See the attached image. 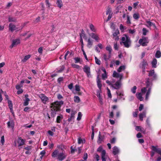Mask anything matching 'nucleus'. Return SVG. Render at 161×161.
Returning a JSON list of instances; mask_svg holds the SVG:
<instances>
[{
  "label": "nucleus",
  "mask_w": 161,
  "mask_h": 161,
  "mask_svg": "<svg viewBox=\"0 0 161 161\" xmlns=\"http://www.w3.org/2000/svg\"><path fill=\"white\" fill-rule=\"evenodd\" d=\"M146 87H143L141 89V93H137L136 94V97L140 101H142L143 99V97H142L143 95H144L146 92L147 90L145 100H148L149 96L151 93V87L152 86V83L148 81V79L147 80L146 82Z\"/></svg>",
  "instance_id": "1"
},
{
  "label": "nucleus",
  "mask_w": 161,
  "mask_h": 161,
  "mask_svg": "<svg viewBox=\"0 0 161 161\" xmlns=\"http://www.w3.org/2000/svg\"><path fill=\"white\" fill-rule=\"evenodd\" d=\"M106 82L108 85L110 86L111 88L114 89H119L122 85L120 80H118L115 82V80L114 79H112L111 81L107 80Z\"/></svg>",
  "instance_id": "2"
},
{
  "label": "nucleus",
  "mask_w": 161,
  "mask_h": 161,
  "mask_svg": "<svg viewBox=\"0 0 161 161\" xmlns=\"http://www.w3.org/2000/svg\"><path fill=\"white\" fill-rule=\"evenodd\" d=\"M122 42L125 47L128 48L130 46L131 40L130 38L126 35H124L121 38Z\"/></svg>",
  "instance_id": "3"
},
{
  "label": "nucleus",
  "mask_w": 161,
  "mask_h": 161,
  "mask_svg": "<svg viewBox=\"0 0 161 161\" xmlns=\"http://www.w3.org/2000/svg\"><path fill=\"white\" fill-rule=\"evenodd\" d=\"M64 102L62 101H56L52 104L53 109L54 110L58 111L60 110L61 105L63 104Z\"/></svg>",
  "instance_id": "4"
},
{
  "label": "nucleus",
  "mask_w": 161,
  "mask_h": 161,
  "mask_svg": "<svg viewBox=\"0 0 161 161\" xmlns=\"http://www.w3.org/2000/svg\"><path fill=\"white\" fill-rule=\"evenodd\" d=\"M24 25H21V26L19 27H16L12 23H10L9 25V29L12 32L14 31H18L22 29L24 27Z\"/></svg>",
  "instance_id": "5"
},
{
  "label": "nucleus",
  "mask_w": 161,
  "mask_h": 161,
  "mask_svg": "<svg viewBox=\"0 0 161 161\" xmlns=\"http://www.w3.org/2000/svg\"><path fill=\"white\" fill-rule=\"evenodd\" d=\"M25 142V140L22 139L21 137H19L18 139L14 141V146L16 147H20L23 145Z\"/></svg>",
  "instance_id": "6"
},
{
  "label": "nucleus",
  "mask_w": 161,
  "mask_h": 161,
  "mask_svg": "<svg viewBox=\"0 0 161 161\" xmlns=\"http://www.w3.org/2000/svg\"><path fill=\"white\" fill-rule=\"evenodd\" d=\"M148 42L149 41L147 38L145 37H142L139 41V43L143 46H147Z\"/></svg>",
  "instance_id": "7"
},
{
  "label": "nucleus",
  "mask_w": 161,
  "mask_h": 161,
  "mask_svg": "<svg viewBox=\"0 0 161 161\" xmlns=\"http://www.w3.org/2000/svg\"><path fill=\"white\" fill-rule=\"evenodd\" d=\"M102 90H97V96L98 98L100 103L102 104L103 103V99L101 95Z\"/></svg>",
  "instance_id": "8"
},
{
  "label": "nucleus",
  "mask_w": 161,
  "mask_h": 161,
  "mask_svg": "<svg viewBox=\"0 0 161 161\" xmlns=\"http://www.w3.org/2000/svg\"><path fill=\"white\" fill-rule=\"evenodd\" d=\"M67 155L65 153V151L62 150L57 159L59 161H62L66 158Z\"/></svg>",
  "instance_id": "9"
},
{
  "label": "nucleus",
  "mask_w": 161,
  "mask_h": 161,
  "mask_svg": "<svg viewBox=\"0 0 161 161\" xmlns=\"http://www.w3.org/2000/svg\"><path fill=\"white\" fill-rule=\"evenodd\" d=\"M152 150L156 152L158 154H159L161 157H158L156 161H161V149H159L156 147L153 146H152Z\"/></svg>",
  "instance_id": "10"
},
{
  "label": "nucleus",
  "mask_w": 161,
  "mask_h": 161,
  "mask_svg": "<svg viewBox=\"0 0 161 161\" xmlns=\"http://www.w3.org/2000/svg\"><path fill=\"white\" fill-rule=\"evenodd\" d=\"M112 76L114 77L119 78V80H121L123 77V74H122L119 73V72L117 73L115 71H114L113 73Z\"/></svg>",
  "instance_id": "11"
},
{
  "label": "nucleus",
  "mask_w": 161,
  "mask_h": 161,
  "mask_svg": "<svg viewBox=\"0 0 161 161\" xmlns=\"http://www.w3.org/2000/svg\"><path fill=\"white\" fill-rule=\"evenodd\" d=\"M62 151H60L58 149H55L52 153V156L53 158H57L59 155L60 153Z\"/></svg>",
  "instance_id": "12"
},
{
  "label": "nucleus",
  "mask_w": 161,
  "mask_h": 161,
  "mask_svg": "<svg viewBox=\"0 0 161 161\" xmlns=\"http://www.w3.org/2000/svg\"><path fill=\"white\" fill-rule=\"evenodd\" d=\"M20 43V40L19 39L14 40L12 41V44L10 46V47L12 48L13 47L16 46Z\"/></svg>",
  "instance_id": "13"
},
{
  "label": "nucleus",
  "mask_w": 161,
  "mask_h": 161,
  "mask_svg": "<svg viewBox=\"0 0 161 161\" xmlns=\"http://www.w3.org/2000/svg\"><path fill=\"white\" fill-rule=\"evenodd\" d=\"M144 24L148 28H150L151 26H153L155 28H156L155 24L152 22L150 20H147Z\"/></svg>",
  "instance_id": "14"
},
{
  "label": "nucleus",
  "mask_w": 161,
  "mask_h": 161,
  "mask_svg": "<svg viewBox=\"0 0 161 161\" xmlns=\"http://www.w3.org/2000/svg\"><path fill=\"white\" fill-rule=\"evenodd\" d=\"M90 35L92 39L95 40L97 42H98L100 39L98 35L96 33H92Z\"/></svg>",
  "instance_id": "15"
},
{
  "label": "nucleus",
  "mask_w": 161,
  "mask_h": 161,
  "mask_svg": "<svg viewBox=\"0 0 161 161\" xmlns=\"http://www.w3.org/2000/svg\"><path fill=\"white\" fill-rule=\"evenodd\" d=\"M39 97L41 98L42 102L44 103H46L48 99V98L43 94H40Z\"/></svg>",
  "instance_id": "16"
},
{
  "label": "nucleus",
  "mask_w": 161,
  "mask_h": 161,
  "mask_svg": "<svg viewBox=\"0 0 161 161\" xmlns=\"http://www.w3.org/2000/svg\"><path fill=\"white\" fill-rule=\"evenodd\" d=\"M147 61L145 60H143L142 62L141 63L140 67L143 69V71L144 72L146 68V66H147Z\"/></svg>",
  "instance_id": "17"
},
{
  "label": "nucleus",
  "mask_w": 161,
  "mask_h": 161,
  "mask_svg": "<svg viewBox=\"0 0 161 161\" xmlns=\"http://www.w3.org/2000/svg\"><path fill=\"white\" fill-rule=\"evenodd\" d=\"M101 155L102 161H106L108 156L106 154L105 150H103L102 152H101Z\"/></svg>",
  "instance_id": "18"
},
{
  "label": "nucleus",
  "mask_w": 161,
  "mask_h": 161,
  "mask_svg": "<svg viewBox=\"0 0 161 161\" xmlns=\"http://www.w3.org/2000/svg\"><path fill=\"white\" fill-rule=\"evenodd\" d=\"M8 106L10 110V112L12 113L13 116H14V113L13 109V104L11 101L8 100Z\"/></svg>",
  "instance_id": "19"
},
{
  "label": "nucleus",
  "mask_w": 161,
  "mask_h": 161,
  "mask_svg": "<svg viewBox=\"0 0 161 161\" xmlns=\"http://www.w3.org/2000/svg\"><path fill=\"white\" fill-rule=\"evenodd\" d=\"M8 127V128H11L12 130H14V121L10 120L7 123Z\"/></svg>",
  "instance_id": "20"
},
{
  "label": "nucleus",
  "mask_w": 161,
  "mask_h": 161,
  "mask_svg": "<svg viewBox=\"0 0 161 161\" xmlns=\"http://www.w3.org/2000/svg\"><path fill=\"white\" fill-rule=\"evenodd\" d=\"M83 70L89 77L90 75V67L87 66H85L83 68Z\"/></svg>",
  "instance_id": "21"
},
{
  "label": "nucleus",
  "mask_w": 161,
  "mask_h": 161,
  "mask_svg": "<svg viewBox=\"0 0 161 161\" xmlns=\"http://www.w3.org/2000/svg\"><path fill=\"white\" fill-rule=\"evenodd\" d=\"M89 26L90 30L94 32H96L97 29L92 24H89Z\"/></svg>",
  "instance_id": "22"
},
{
  "label": "nucleus",
  "mask_w": 161,
  "mask_h": 161,
  "mask_svg": "<svg viewBox=\"0 0 161 161\" xmlns=\"http://www.w3.org/2000/svg\"><path fill=\"white\" fill-rule=\"evenodd\" d=\"M119 152V149L117 147L114 146V147L113 148V153L114 155L118 154Z\"/></svg>",
  "instance_id": "23"
},
{
  "label": "nucleus",
  "mask_w": 161,
  "mask_h": 161,
  "mask_svg": "<svg viewBox=\"0 0 161 161\" xmlns=\"http://www.w3.org/2000/svg\"><path fill=\"white\" fill-rule=\"evenodd\" d=\"M119 34V31L118 30H116L113 33V36L114 37H115V39L116 40H118L119 38L117 36V35Z\"/></svg>",
  "instance_id": "24"
},
{
  "label": "nucleus",
  "mask_w": 161,
  "mask_h": 161,
  "mask_svg": "<svg viewBox=\"0 0 161 161\" xmlns=\"http://www.w3.org/2000/svg\"><path fill=\"white\" fill-rule=\"evenodd\" d=\"M126 23L129 25H130L131 24V17H130L128 15V14H127L126 15Z\"/></svg>",
  "instance_id": "25"
},
{
  "label": "nucleus",
  "mask_w": 161,
  "mask_h": 161,
  "mask_svg": "<svg viewBox=\"0 0 161 161\" xmlns=\"http://www.w3.org/2000/svg\"><path fill=\"white\" fill-rule=\"evenodd\" d=\"M103 137L101 136L100 132H99L98 136V139L97 141V143L99 144L101 143L103 141Z\"/></svg>",
  "instance_id": "26"
},
{
  "label": "nucleus",
  "mask_w": 161,
  "mask_h": 161,
  "mask_svg": "<svg viewBox=\"0 0 161 161\" xmlns=\"http://www.w3.org/2000/svg\"><path fill=\"white\" fill-rule=\"evenodd\" d=\"M139 116L140 120L142 121L143 117H146V112L144 111L142 113L140 114Z\"/></svg>",
  "instance_id": "27"
},
{
  "label": "nucleus",
  "mask_w": 161,
  "mask_h": 161,
  "mask_svg": "<svg viewBox=\"0 0 161 161\" xmlns=\"http://www.w3.org/2000/svg\"><path fill=\"white\" fill-rule=\"evenodd\" d=\"M87 46L89 47H91L93 44V41L90 38H89L87 41Z\"/></svg>",
  "instance_id": "28"
},
{
  "label": "nucleus",
  "mask_w": 161,
  "mask_h": 161,
  "mask_svg": "<svg viewBox=\"0 0 161 161\" xmlns=\"http://www.w3.org/2000/svg\"><path fill=\"white\" fill-rule=\"evenodd\" d=\"M75 114V112H73L71 113L70 118H69L68 119V120L69 122L71 121L74 119V115Z\"/></svg>",
  "instance_id": "29"
},
{
  "label": "nucleus",
  "mask_w": 161,
  "mask_h": 161,
  "mask_svg": "<svg viewBox=\"0 0 161 161\" xmlns=\"http://www.w3.org/2000/svg\"><path fill=\"white\" fill-rule=\"evenodd\" d=\"M151 64L153 67L156 68V64H157V59L154 58L152 61Z\"/></svg>",
  "instance_id": "30"
},
{
  "label": "nucleus",
  "mask_w": 161,
  "mask_h": 161,
  "mask_svg": "<svg viewBox=\"0 0 161 161\" xmlns=\"http://www.w3.org/2000/svg\"><path fill=\"white\" fill-rule=\"evenodd\" d=\"M56 4L60 8H61L63 6V3L61 0H57Z\"/></svg>",
  "instance_id": "31"
},
{
  "label": "nucleus",
  "mask_w": 161,
  "mask_h": 161,
  "mask_svg": "<svg viewBox=\"0 0 161 161\" xmlns=\"http://www.w3.org/2000/svg\"><path fill=\"white\" fill-rule=\"evenodd\" d=\"M97 86L99 89V90H101L102 84L101 83L100 80L99 79H98L97 77Z\"/></svg>",
  "instance_id": "32"
},
{
  "label": "nucleus",
  "mask_w": 161,
  "mask_h": 161,
  "mask_svg": "<svg viewBox=\"0 0 161 161\" xmlns=\"http://www.w3.org/2000/svg\"><path fill=\"white\" fill-rule=\"evenodd\" d=\"M74 101L75 103H78L80 102V100L78 96H75L74 97Z\"/></svg>",
  "instance_id": "33"
},
{
  "label": "nucleus",
  "mask_w": 161,
  "mask_h": 161,
  "mask_svg": "<svg viewBox=\"0 0 161 161\" xmlns=\"http://www.w3.org/2000/svg\"><path fill=\"white\" fill-rule=\"evenodd\" d=\"M31 57V55H27L25 56L23 59L22 60V61L23 62H25L26 61H27L29 58H30Z\"/></svg>",
  "instance_id": "34"
},
{
  "label": "nucleus",
  "mask_w": 161,
  "mask_h": 161,
  "mask_svg": "<svg viewBox=\"0 0 161 161\" xmlns=\"http://www.w3.org/2000/svg\"><path fill=\"white\" fill-rule=\"evenodd\" d=\"M63 119V116L62 115H60L58 116L57 118L56 121L58 123H60Z\"/></svg>",
  "instance_id": "35"
},
{
  "label": "nucleus",
  "mask_w": 161,
  "mask_h": 161,
  "mask_svg": "<svg viewBox=\"0 0 161 161\" xmlns=\"http://www.w3.org/2000/svg\"><path fill=\"white\" fill-rule=\"evenodd\" d=\"M148 71L149 72L148 75L149 76H153V77H155V75L154 74V70H152Z\"/></svg>",
  "instance_id": "36"
},
{
  "label": "nucleus",
  "mask_w": 161,
  "mask_h": 161,
  "mask_svg": "<svg viewBox=\"0 0 161 161\" xmlns=\"http://www.w3.org/2000/svg\"><path fill=\"white\" fill-rule=\"evenodd\" d=\"M133 18L135 19H138L140 17L139 14L138 13H135L133 15Z\"/></svg>",
  "instance_id": "37"
},
{
  "label": "nucleus",
  "mask_w": 161,
  "mask_h": 161,
  "mask_svg": "<svg viewBox=\"0 0 161 161\" xmlns=\"http://www.w3.org/2000/svg\"><path fill=\"white\" fill-rule=\"evenodd\" d=\"M106 49L107 51H108L109 55H110L112 51L111 46L110 45L107 46L106 47Z\"/></svg>",
  "instance_id": "38"
},
{
  "label": "nucleus",
  "mask_w": 161,
  "mask_h": 161,
  "mask_svg": "<svg viewBox=\"0 0 161 161\" xmlns=\"http://www.w3.org/2000/svg\"><path fill=\"white\" fill-rule=\"evenodd\" d=\"M155 56L157 58H160L161 56V53L160 51L159 50L157 51L155 54Z\"/></svg>",
  "instance_id": "39"
},
{
  "label": "nucleus",
  "mask_w": 161,
  "mask_h": 161,
  "mask_svg": "<svg viewBox=\"0 0 161 161\" xmlns=\"http://www.w3.org/2000/svg\"><path fill=\"white\" fill-rule=\"evenodd\" d=\"M125 66H121L117 69V71L119 73L120 72L122 71L125 70Z\"/></svg>",
  "instance_id": "40"
},
{
  "label": "nucleus",
  "mask_w": 161,
  "mask_h": 161,
  "mask_svg": "<svg viewBox=\"0 0 161 161\" xmlns=\"http://www.w3.org/2000/svg\"><path fill=\"white\" fill-rule=\"evenodd\" d=\"M30 101V99L28 98H26L24 100V102L23 105L25 106L29 104V102Z\"/></svg>",
  "instance_id": "41"
},
{
  "label": "nucleus",
  "mask_w": 161,
  "mask_h": 161,
  "mask_svg": "<svg viewBox=\"0 0 161 161\" xmlns=\"http://www.w3.org/2000/svg\"><path fill=\"white\" fill-rule=\"evenodd\" d=\"M65 67L64 66H62L60 67L59 68V69H57L56 71V72L58 73H60L62 72L64 69Z\"/></svg>",
  "instance_id": "42"
},
{
  "label": "nucleus",
  "mask_w": 161,
  "mask_h": 161,
  "mask_svg": "<svg viewBox=\"0 0 161 161\" xmlns=\"http://www.w3.org/2000/svg\"><path fill=\"white\" fill-rule=\"evenodd\" d=\"M85 142V141L84 139H82L80 137L78 138V143L80 144L81 143H83Z\"/></svg>",
  "instance_id": "43"
},
{
  "label": "nucleus",
  "mask_w": 161,
  "mask_h": 161,
  "mask_svg": "<svg viewBox=\"0 0 161 161\" xmlns=\"http://www.w3.org/2000/svg\"><path fill=\"white\" fill-rule=\"evenodd\" d=\"M107 95L108 97L110 98H111L112 95L110 90L108 88V87L107 88Z\"/></svg>",
  "instance_id": "44"
},
{
  "label": "nucleus",
  "mask_w": 161,
  "mask_h": 161,
  "mask_svg": "<svg viewBox=\"0 0 161 161\" xmlns=\"http://www.w3.org/2000/svg\"><path fill=\"white\" fill-rule=\"evenodd\" d=\"M103 150H105L103 149V147L102 146H100L97 150V152H100L101 153V152H102Z\"/></svg>",
  "instance_id": "45"
},
{
  "label": "nucleus",
  "mask_w": 161,
  "mask_h": 161,
  "mask_svg": "<svg viewBox=\"0 0 161 161\" xmlns=\"http://www.w3.org/2000/svg\"><path fill=\"white\" fill-rule=\"evenodd\" d=\"M95 59L96 64L98 65H100L101 62L100 60L98 59L96 57H95Z\"/></svg>",
  "instance_id": "46"
},
{
  "label": "nucleus",
  "mask_w": 161,
  "mask_h": 161,
  "mask_svg": "<svg viewBox=\"0 0 161 161\" xmlns=\"http://www.w3.org/2000/svg\"><path fill=\"white\" fill-rule=\"evenodd\" d=\"M71 66L73 68H75L77 69H80V67L78 65L75 64H71Z\"/></svg>",
  "instance_id": "47"
},
{
  "label": "nucleus",
  "mask_w": 161,
  "mask_h": 161,
  "mask_svg": "<svg viewBox=\"0 0 161 161\" xmlns=\"http://www.w3.org/2000/svg\"><path fill=\"white\" fill-rule=\"evenodd\" d=\"M136 88V86H134L131 89V92L134 94L135 93Z\"/></svg>",
  "instance_id": "48"
},
{
  "label": "nucleus",
  "mask_w": 161,
  "mask_h": 161,
  "mask_svg": "<svg viewBox=\"0 0 161 161\" xmlns=\"http://www.w3.org/2000/svg\"><path fill=\"white\" fill-rule=\"evenodd\" d=\"M82 116V114L80 112H79L78 113V117L77 119L78 120H80L81 119Z\"/></svg>",
  "instance_id": "49"
},
{
  "label": "nucleus",
  "mask_w": 161,
  "mask_h": 161,
  "mask_svg": "<svg viewBox=\"0 0 161 161\" xmlns=\"http://www.w3.org/2000/svg\"><path fill=\"white\" fill-rule=\"evenodd\" d=\"M74 59L75 60V63H78L80 62V58L79 57H75L74 58Z\"/></svg>",
  "instance_id": "50"
},
{
  "label": "nucleus",
  "mask_w": 161,
  "mask_h": 161,
  "mask_svg": "<svg viewBox=\"0 0 161 161\" xmlns=\"http://www.w3.org/2000/svg\"><path fill=\"white\" fill-rule=\"evenodd\" d=\"M1 142L2 145H3L5 142L4 136H3L1 137Z\"/></svg>",
  "instance_id": "51"
},
{
  "label": "nucleus",
  "mask_w": 161,
  "mask_h": 161,
  "mask_svg": "<svg viewBox=\"0 0 161 161\" xmlns=\"http://www.w3.org/2000/svg\"><path fill=\"white\" fill-rule=\"evenodd\" d=\"M103 57L104 59L106 61H107L108 60L109 58H110V55H109V57H108L106 54H104L103 55Z\"/></svg>",
  "instance_id": "52"
},
{
  "label": "nucleus",
  "mask_w": 161,
  "mask_h": 161,
  "mask_svg": "<svg viewBox=\"0 0 161 161\" xmlns=\"http://www.w3.org/2000/svg\"><path fill=\"white\" fill-rule=\"evenodd\" d=\"M148 32V31L145 28H144L142 29L143 35H146L147 33Z\"/></svg>",
  "instance_id": "53"
},
{
  "label": "nucleus",
  "mask_w": 161,
  "mask_h": 161,
  "mask_svg": "<svg viewBox=\"0 0 161 161\" xmlns=\"http://www.w3.org/2000/svg\"><path fill=\"white\" fill-rule=\"evenodd\" d=\"M75 90L77 92H79L80 90V86L78 85H75Z\"/></svg>",
  "instance_id": "54"
},
{
  "label": "nucleus",
  "mask_w": 161,
  "mask_h": 161,
  "mask_svg": "<svg viewBox=\"0 0 161 161\" xmlns=\"http://www.w3.org/2000/svg\"><path fill=\"white\" fill-rule=\"evenodd\" d=\"M116 93L118 95L121 97V96H123L124 95L123 92V91H119V92H116Z\"/></svg>",
  "instance_id": "55"
},
{
  "label": "nucleus",
  "mask_w": 161,
  "mask_h": 161,
  "mask_svg": "<svg viewBox=\"0 0 161 161\" xmlns=\"http://www.w3.org/2000/svg\"><path fill=\"white\" fill-rule=\"evenodd\" d=\"M112 63H114V64H115L117 65H118L119 64L120 62L119 60H112Z\"/></svg>",
  "instance_id": "56"
},
{
  "label": "nucleus",
  "mask_w": 161,
  "mask_h": 161,
  "mask_svg": "<svg viewBox=\"0 0 161 161\" xmlns=\"http://www.w3.org/2000/svg\"><path fill=\"white\" fill-rule=\"evenodd\" d=\"M16 19L14 18L9 17L8 18V21L9 22H14L15 21Z\"/></svg>",
  "instance_id": "57"
},
{
  "label": "nucleus",
  "mask_w": 161,
  "mask_h": 161,
  "mask_svg": "<svg viewBox=\"0 0 161 161\" xmlns=\"http://www.w3.org/2000/svg\"><path fill=\"white\" fill-rule=\"evenodd\" d=\"M45 153V152L44 150H42L40 153V154L41 155V156L40 157L41 159H42Z\"/></svg>",
  "instance_id": "58"
},
{
  "label": "nucleus",
  "mask_w": 161,
  "mask_h": 161,
  "mask_svg": "<svg viewBox=\"0 0 161 161\" xmlns=\"http://www.w3.org/2000/svg\"><path fill=\"white\" fill-rule=\"evenodd\" d=\"M23 86L22 85L19 84L17 85L16 86V88L17 90L21 89L20 88Z\"/></svg>",
  "instance_id": "59"
},
{
  "label": "nucleus",
  "mask_w": 161,
  "mask_h": 161,
  "mask_svg": "<svg viewBox=\"0 0 161 161\" xmlns=\"http://www.w3.org/2000/svg\"><path fill=\"white\" fill-rule=\"evenodd\" d=\"M64 148V146L62 144L58 145L57 146V148L58 149L62 150Z\"/></svg>",
  "instance_id": "60"
},
{
  "label": "nucleus",
  "mask_w": 161,
  "mask_h": 161,
  "mask_svg": "<svg viewBox=\"0 0 161 161\" xmlns=\"http://www.w3.org/2000/svg\"><path fill=\"white\" fill-rule=\"evenodd\" d=\"M80 38H82V37L84 38H86V36L84 33L83 32H82L81 33L80 35Z\"/></svg>",
  "instance_id": "61"
},
{
  "label": "nucleus",
  "mask_w": 161,
  "mask_h": 161,
  "mask_svg": "<svg viewBox=\"0 0 161 161\" xmlns=\"http://www.w3.org/2000/svg\"><path fill=\"white\" fill-rule=\"evenodd\" d=\"M109 117L110 118H113V117H114V115L113 112L112 111V112H110L109 113Z\"/></svg>",
  "instance_id": "62"
},
{
  "label": "nucleus",
  "mask_w": 161,
  "mask_h": 161,
  "mask_svg": "<svg viewBox=\"0 0 161 161\" xmlns=\"http://www.w3.org/2000/svg\"><path fill=\"white\" fill-rule=\"evenodd\" d=\"M95 158L96 159L97 161H98L99 160V156L98 154L97 153L95 154Z\"/></svg>",
  "instance_id": "63"
},
{
  "label": "nucleus",
  "mask_w": 161,
  "mask_h": 161,
  "mask_svg": "<svg viewBox=\"0 0 161 161\" xmlns=\"http://www.w3.org/2000/svg\"><path fill=\"white\" fill-rule=\"evenodd\" d=\"M45 2L46 3V5L47 7L49 8L50 6V3L49 2L48 0H45Z\"/></svg>",
  "instance_id": "64"
}]
</instances>
